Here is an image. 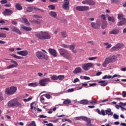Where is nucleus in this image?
<instances>
[{
    "label": "nucleus",
    "instance_id": "f257e3e1",
    "mask_svg": "<svg viewBox=\"0 0 126 126\" xmlns=\"http://www.w3.org/2000/svg\"><path fill=\"white\" fill-rule=\"evenodd\" d=\"M58 51L62 57H63V58H65L66 60H68V61H71L72 60V54H70L68 51L63 48H60Z\"/></svg>",
    "mask_w": 126,
    "mask_h": 126
},
{
    "label": "nucleus",
    "instance_id": "f03ea898",
    "mask_svg": "<svg viewBox=\"0 0 126 126\" xmlns=\"http://www.w3.org/2000/svg\"><path fill=\"white\" fill-rule=\"evenodd\" d=\"M35 36L40 40H49L52 37L48 32L43 31H40L39 32L36 33Z\"/></svg>",
    "mask_w": 126,
    "mask_h": 126
},
{
    "label": "nucleus",
    "instance_id": "7ed1b4c3",
    "mask_svg": "<svg viewBox=\"0 0 126 126\" xmlns=\"http://www.w3.org/2000/svg\"><path fill=\"white\" fill-rule=\"evenodd\" d=\"M7 106L9 108H22V104L17 99L14 98L8 102Z\"/></svg>",
    "mask_w": 126,
    "mask_h": 126
},
{
    "label": "nucleus",
    "instance_id": "20e7f679",
    "mask_svg": "<svg viewBox=\"0 0 126 126\" xmlns=\"http://www.w3.org/2000/svg\"><path fill=\"white\" fill-rule=\"evenodd\" d=\"M115 61H117V56L113 55L111 57H107L105 59L104 62L102 64L103 67H106L107 64L110 63H114Z\"/></svg>",
    "mask_w": 126,
    "mask_h": 126
},
{
    "label": "nucleus",
    "instance_id": "39448f33",
    "mask_svg": "<svg viewBox=\"0 0 126 126\" xmlns=\"http://www.w3.org/2000/svg\"><path fill=\"white\" fill-rule=\"evenodd\" d=\"M17 91V88L14 86H11L9 88H7L5 89V93L6 95H13Z\"/></svg>",
    "mask_w": 126,
    "mask_h": 126
},
{
    "label": "nucleus",
    "instance_id": "423d86ee",
    "mask_svg": "<svg viewBox=\"0 0 126 126\" xmlns=\"http://www.w3.org/2000/svg\"><path fill=\"white\" fill-rule=\"evenodd\" d=\"M49 82H51V79L49 78H43L39 81V84L40 86H47Z\"/></svg>",
    "mask_w": 126,
    "mask_h": 126
},
{
    "label": "nucleus",
    "instance_id": "0eeeda50",
    "mask_svg": "<svg viewBox=\"0 0 126 126\" xmlns=\"http://www.w3.org/2000/svg\"><path fill=\"white\" fill-rule=\"evenodd\" d=\"M94 66V64L91 63H85L82 64V67L84 70L87 71V70H89L91 67H93Z\"/></svg>",
    "mask_w": 126,
    "mask_h": 126
},
{
    "label": "nucleus",
    "instance_id": "6e6552de",
    "mask_svg": "<svg viewBox=\"0 0 126 126\" xmlns=\"http://www.w3.org/2000/svg\"><path fill=\"white\" fill-rule=\"evenodd\" d=\"M35 56L38 60H45L46 59V55L41 51L35 52Z\"/></svg>",
    "mask_w": 126,
    "mask_h": 126
},
{
    "label": "nucleus",
    "instance_id": "1a4fd4ad",
    "mask_svg": "<svg viewBox=\"0 0 126 126\" xmlns=\"http://www.w3.org/2000/svg\"><path fill=\"white\" fill-rule=\"evenodd\" d=\"M27 12H32L33 10H35L36 11H40L41 12H44V10H42L39 8H37L35 6L32 7H28L26 9Z\"/></svg>",
    "mask_w": 126,
    "mask_h": 126
},
{
    "label": "nucleus",
    "instance_id": "9d476101",
    "mask_svg": "<svg viewBox=\"0 0 126 126\" xmlns=\"http://www.w3.org/2000/svg\"><path fill=\"white\" fill-rule=\"evenodd\" d=\"M76 10L78 11H86L89 10V6H77L76 7Z\"/></svg>",
    "mask_w": 126,
    "mask_h": 126
},
{
    "label": "nucleus",
    "instance_id": "9b49d317",
    "mask_svg": "<svg viewBox=\"0 0 126 126\" xmlns=\"http://www.w3.org/2000/svg\"><path fill=\"white\" fill-rule=\"evenodd\" d=\"M62 6L63 9H65V10H69V0H64Z\"/></svg>",
    "mask_w": 126,
    "mask_h": 126
},
{
    "label": "nucleus",
    "instance_id": "f8f14e48",
    "mask_svg": "<svg viewBox=\"0 0 126 126\" xmlns=\"http://www.w3.org/2000/svg\"><path fill=\"white\" fill-rule=\"evenodd\" d=\"M12 13H13V11L9 9H5L2 12L4 16H10Z\"/></svg>",
    "mask_w": 126,
    "mask_h": 126
},
{
    "label": "nucleus",
    "instance_id": "ddd939ff",
    "mask_svg": "<svg viewBox=\"0 0 126 126\" xmlns=\"http://www.w3.org/2000/svg\"><path fill=\"white\" fill-rule=\"evenodd\" d=\"M82 3L83 4H88L89 5H95L96 2L93 0H84L82 1Z\"/></svg>",
    "mask_w": 126,
    "mask_h": 126
},
{
    "label": "nucleus",
    "instance_id": "4468645a",
    "mask_svg": "<svg viewBox=\"0 0 126 126\" xmlns=\"http://www.w3.org/2000/svg\"><path fill=\"white\" fill-rule=\"evenodd\" d=\"M76 46V45H75V44L73 43L72 44L69 45L68 48H69V50L72 51V53H74V54H76V53H77V50H76V49H75Z\"/></svg>",
    "mask_w": 126,
    "mask_h": 126
},
{
    "label": "nucleus",
    "instance_id": "2eb2a0df",
    "mask_svg": "<svg viewBox=\"0 0 126 126\" xmlns=\"http://www.w3.org/2000/svg\"><path fill=\"white\" fill-rule=\"evenodd\" d=\"M48 52L49 53V54H51L52 56H53V57H54V58H56L57 56V51H56V50L52 49V48H49L48 50Z\"/></svg>",
    "mask_w": 126,
    "mask_h": 126
},
{
    "label": "nucleus",
    "instance_id": "dca6fc26",
    "mask_svg": "<svg viewBox=\"0 0 126 126\" xmlns=\"http://www.w3.org/2000/svg\"><path fill=\"white\" fill-rule=\"evenodd\" d=\"M91 26L94 29H96V30H98L99 28H100V26H101V24H98V23H95L94 22H92L91 24Z\"/></svg>",
    "mask_w": 126,
    "mask_h": 126
},
{
    "label": "nucleus",
    "instance_id": "f3484780",
    "mask_svg": "<svg viewBox=\"0 0 126 126\" xmlns=\"http://www.w3.org/2000/svg\"><path fill=\"white\" fill-rule=\"evenodd\" d=\"M17 54L23 57H26L28 55V51L27 50L21 51L17 52Z\"/></svg>",
    "mask_w": 126,
    "mask_h": 126
},
{
    "label": "nucleus",
    "instance_id": "a211bd4d",
    "mask_svg": "<svg viewBox=\"0 0 126 126\" xmlns=\"http://www.w3.org/2000/svg\"><path fill=\"white\" fill-rule=\"evenodd\" d=\"M126 18H122V21L119 22L117 23V26H124V25H126Z\"/></svg>",
    "mask_w": 126,
    "mask_h": 126
},
{
    "label": "nucleus",
    "instance_id": "6ab92c4d",
    "mask_svg": "<svg viewBox=\"0 0 126 126\" xmlns=\"http://www.w3.org/2000/svg\"><path fill=\"white\" fill-rule=\"evenodd\" d=\"M119 33H120V30L119 29H114L109 32V34H110V35H118Z\"/></svg>",
    "mask_w": 126,
    "mask_h": 126
},
{
    "label": "nucleus",
    "instance_id": "aec40b11",
    "mask_svg": "<svg viewBox=\"0 0 126 126\" xmlns=\"http://www.w3.org/2000/svg\"><path fill=\"white\" fill-rule=\"evenodd\" d=\"M11 29L13 32H16V33H17L19 35H21V32H20L19 29H17V28L12 26L11 27Z\"/></svg>",
    "mask_w": 126,
    "mask_h": 126
},
{
    "label": "nucleus",
    "instance_id": "412c9836",
    "mask_svg": "<svg viewBox=\"0 0 126 126\" xmlns=\"http://www.w3.org/2000/svg\"><path fill=\"white\" fill-rule=\"evenodd\" d=\"M82 71V69H81V67H77L75 68L73 72L74 73V74H77L78 73H81Z\"/></svg>",
    "mask_w": 126,
    "mask_h": 126
},
{
    "label": "nucleus",
    "instance_id": "4be33fe9",
    "mask_svg": "<svg viewBox=\"0 0 126 126\" xmlns=\"http://www.w3.org/2000/svg\"><path fill=\"white\" fill-rule=\"evenodd\" d=\"M98 83H100V85L101 86H107L108 85V82H106V81H98Z\"/></svg>",
    "mask_w": 126,
    "mask_h": 126
},
{
    "label": "nucleus",
    "instance_id": "5701e85b",
    "mask_svg": "<svg viewBox=\"0 0 126 126\" xmlns=\"http://www.w3.org/2000/svg\"><path fill=\"white\" fill-rule=\"evenodd\" d=\"M15 8L18 10H22V9H23L22 6H21V5L19 3H17L15 4Z\"/></svg>",
    "mask_w": 126,
    "mask_h": 126
},
{
    "label": "nucleus",
    "instance_id": "b1692460",
    "mask_svg": "<svg viewBox=\"0 0 126 126\" xmlns=\"http://www.w3.org/2000/svg\"><path fill=\"white\" fill-rule=\"evenodd\" d=\"M38 82L31 83L28 84V86H30V87H36V86H38Z\"/></svg>",
    "mask_w": 126,
    "mask_h": 126
},
{
    "label": "nucleus",
    "instance_id": "393cba45",
    "mask_svg": "<svg viewBox=\"0 0 126 126\" xmlns=\"http://www.w3.org/2000/svg\"><path fill=\"white\" fill-rule=\"evenodd\" d=\"M105 112L106 115H108V116H113V112H112L111 108L107 109L105 110Z\"/></svg>",
    "mask_w": 126,
    "mask_h": 126
},
{
    "label": "nucleus",
    "instance_id": "a878e982",
    "mask_svg": "<svg viewBox=\"0 0 126 126\" xmlns=\"http://www.w3.org/2000/svg\"><path fill=\"white\" fill-rule=\"evenodd\" d=\"M49 14L50 15V16L53 17L54 18H56L57 17V15L56 12L51 11L49 13Z\"/></svg>",
    "mask_w": 126,
    "mask_h": 126
},
{
    "label": "nucleus",
    "instance_id": "bb28decb",
    "mask_svg": "<svg viewBox=\"0 0 126 126\" xmlns=\"http://www.w3.org/2000/svg\"><path fill=\"white\" fill-rule=\"evenodd\" d=\"M10 55L11 56V57L15 58V59H17V60H23L24 59L22 57L18 56L14 54H10Z\"/></svg>",
    "mask_w": 126,
    "mask_h": 126
},
{
    "label": "nucleus",
    "instance_id": "cd10ccee",
    "mask_svg": "<svg viewBox=\"0 0 126 126\" xmlns=\"http://www.w3.org/2000/svg\"><path fill=\"white\" fill-rule=\"evenodd\" d=\"M21 28L23 29L24 30H25L26 31H31V30H32V28L30 27H26L25 26H23L21 27Z\"/></svg>",
    "mask_w": 126,
    "mask_h": 126
},
{
    "label": "nucleus",
    "instance_id": "c85d7f7f",
    "mask_svg": "<svg viewBox=\"0 0 126 126\" xmlns=\"http://www.w3.org/2000/svg\"><path fill=\"white\" fill-rule=\"evenodd\" d=\"M80 104H82V105H87L88 104V100L86 99H83L80 101Z\"/></svg>",
    "mask_w": 126,
    "mask_h": 126
},
{
    "label": "nucleus",
    "instance_id": "c756f323",
    "mask_svg": "<svg viewBox=\"0 0 126 126\" xmlns=\"http://www.w3.org/2000/svg\"><path fill=\"white\" fill-rule=\"evenodd\" d=\"M40 101L41 103H42V104H48L47 102H45V98H44L42 96H40Z\"/></svg>",
    "mask_w": 126,
    "mask_h": 126
},
{
    "label": "nucleus",
    "instance_id": "7c9ffc66",
    "mask_svg": "<svg viewBox=\"0 0 126 126\" xmlns=\"http://www.w3.org/2000/svg\"><path fill=\"white\" fill-rule=\"evenodd\" d=\"M22 20L24 21V23L26 24V25H28V26H29L30 25V23L28 22V20L25 18H22Z\"/></svg>",
    "mask_w": 126,
    "mask_h": 126
},
{
    "label": "nucleus",
    "instance_id": "2f4dec72",
    "mask_svg": "<svg viewBox=\"0 0 126 126\" xmlns=\"http://www.w3.org/2000/svg\"><path fill=\"white\" fill-rule=\"evenodd\" d=\"M70 103H71V101L70 99H66L63 102V104L64 105H69Z\"/></svg>",
    "mask_w": 126,
    "mask_h": 126
},
{
    "label": "nucleus",
    "instance_id": "473e14b6",
    "mask_svg": "<svg viewBox=\"0 0 126 126\" xmlns=\"http://www.w3.org/2000/svg\"><path fill=\"white\" fill-rule=\"evenodd\" d=\"M108 21H111V22H115V18L114 17H111L110 16H108Z\"/></svg>",
    "mask_w": 126,
    "mask_h": 126
},
{
    "label": "nucleus",
    "instance_id": "72a5a7b5",
    "mask_svg": "<svg viewBox=\"0 0 126 126\" xmlns=\"http://www.w3.org/2000/svg\"><path fill=\"white\" fill-rule=\"evenodd\" d=\"M50 76L52 80H58V76L56 75H51Z\"/></svg>",
    "mask_w": 126,
    "mask_h": 126
},
{
    "label": "nucleus",
    "instance_id": "f704fd0d",
    "mask_svg": "<svg viewBox=\"0 0 126 126\" xmlns=\"http://www.w3.org/2000/svg\"><path fill=\"white\" fill-rule=\"evenodd\" d=\"M17 66L16 65H14V64H12L11 65H8L7 66V69H9L10 68H13L14 67H17Z\"/></svg>",
    "mask_w": 126,
    "mask_h": 126
},
{
    "label": "nucleus",
    "instance_id": "c9c22d12",
    "mask_svg": "<svg viewBox=\"0 0 126 126\" xmlns=\"http://www.w3.org/2000/svg\"><path fill=\"white\" fill-rule=\"evenodd\" d=\"M110 51L111 52H115L116 51H119V49L117 48V46L115 45V46H113V47H112Z\"/></svg>",
    "mask_w": 126,
    "mask_h": 126
},
{
    "label": "nucleus",
    "instance_id": "e433bc0d",
    "mask_svg": "<svg viewBox=\"0 0 126 126\" xmlns=\"http://www.w3.org/2000/svg\"><path fill=\"white\" fill-rule=\"evenodd\" d=\"M32 17L33 18H35V19H40L41 18H42V17L41 16H39L38 15H33Z\"/></svg>",
    "mask_w": 126,
    "mask_h": 126
},
{
    "label": "nucleus",
    "instance_id": "4c0bfd02",
    "mask_svg": "<svg viewBox=\"0 0 126 126\" xmlns=\"http://www.w3.org/2000/svg\"><path fill=\"white\" fill-rule=\"evenodd\" d=\"M58 79H59V80H63L64 79V75H60L57 76Z\"/></svg>",
    "mask_w": 126,
    "mask_h": 126
},
{
    "label": "nucleus",
    "instance_id": "58836bf2",
    "mask_svg": "<svg viewBox=\"0 0 126 126\" xmlns=\"http://www.w3.org/2000/svg\"><path fill=\"white\" fill-rule=\"evenodd\" d=\"M0 38H6V34L3 32H0Z\"/></svg>",
    "mask_w": 126,
    "mask_h": 126
},
{
    "label": "nucleus",
    "instance_id": "ea45409f",
    "mask_svg": "<svg viewBox=\"0 0 126 126\" xmlns=\"http://www.w3.org/2000/svg\"><path fill=\"white\" fill-rule=\"evenodd\" d=\"M124 14H119L118 15V18L119 20H121V19H122L123 17H124Z\"/></svg>",
    "mask_w": 126,
    "mask_h": 126
},
{
    "label": "nucleus",
    "instance_id": "a19ab883",
    "mask_svg": "<svg viewBox=\"0 0 126 126\" xmlns=\"http://www.w3.org/2000/svg\"><path fill=\"white\" fill-rule=\"evenodd\" d=\"M61 35L63 38H64L66 37V32L64 31V32H61Z\"/></svg>",
    "mask_w": 126,
    "mask_h": 126
},
{
    "label": "nucleus",
    "instance_id": "79ce46f5",
    "mask_svg": "<svg viewBox=\"0 0 126 126\" xmlns=\"http://www.w3.org/2000/svg\"><path fill=\"white\" fill-rule=\"evenodd\" d=\"M117 49L118 50H120V49H121L122 47H123V45L121 43H118L115 45Z\"/></svg>",
    "mask_w": 126,
    "mask_h": 126
},
{
    "label": "nucleus",
    "instance_id": "37998d69",
    "mask_svg": "<svg viewBox=\"0 0 126 126\" xmlns=\"http://www.w3.org/2000/svg\"><path fill=\"white\" fill-rule=\"evenodd\" d=\"M48 8L51 9V10H54V9H55L56 7L54 5H50L48 6Z\"/></svg>",
    "mask_w": 126,
    "mask_h": 126
},
{
    "label": "nucleus",
    "instance_id": "c03bdc74",
    "mask_svg": "<svg viewBox=\"0 0 126 126\" xmlns=\"http://www.w3.org/2000/svg\"><path fill=\"white\" fill-rule=\"evenodd\" d=\"M31 23H36V24H40V22L38 20H33L31 21Z\"/></svg>",
    "mask_w": 126,
    "mask_h": 126
},
{
    "label": "nucleus",
    "instance_id": "a18cd8bd",
    "mask_svg": "<svg viewBox=\"0 0 126 126\" xmlns=\"http://www.w3.org/2000/svg\"><path fill=\"white\" fill-rule=\"evenodd\" d=\"M83 118H84V116L77 117L75 118V120L76 121H80V120H83Z\"/></svg>",
    "mask_w": 126,
    "mask_h": 126
},
{
    "label": "nucleus",
    "instance_id": "49530a36",
    "mask_svg": "<svg viewBox=\"0 0 126 126\" xmlns=\"http://www.w3.org/2000/svg\"><path fill=\"white\" fill-rule=\"evenodd\" d=\"M68 46L69 45H67L65 44H62L61 47L62 48H64V49H67V48H68Z\"/></svg>",
    "mask_w": 126,
    "mask_h": 126
},
{
    "label": "nucleus",
    "instance_id": "de8ad7c7",
    "mask_svg": "<svg viewBox=\"0 0 126 126\" xmlns=\"http://www.w3.org/2000/svg\"><path fill=\"white\" fill-rule=\"evenodd\" d=\"M111 3H119L120 2L119 0H111Z\"/></svg>",
    "mask_w": 126,
    "mask_h": 126
},
{
    "label": "nucleus",
    "instance_id": "09e8293b",
    "mask_svg": "<svg viewBox=\"0 0 126 126\" xmlns=\"http://www.w3.org/2000/svg\"><path fill=\"white\" fill-rule=\"evenodd\" d=\"M28 126H36V123H35V121H32Z\"/></svg>",
    "mask_w": 126,
    "mask_h": 126
},
{
    "label": "nucleus",
    "instance_id": "8fccbe9b",
    "mask_svg": "<svg viewBox=\"0 0 126 126\" xmlns=\"http://www.w3.org/2000/svg\"><path fill=\"white\" fill-rule=\"evenodd\" d=\"M31 100H32V97H29L28 98L26 99V98H25L23 99V101L24 102H28V101H31Z\"/></svg>",
    "mask_w": 126,
    "mask_h": 126
},
{
    "label": "nucleus",
    "instance_id": "3c124183",
    "mask_svg": "<svg viewBox=\"0 0 126 126\" xmlns=\"http://www.w3.org/2000/svg\"><path fill=\"white\" fill-rule=\"evenodd\" d=\"M0 3H1V4H4L5 3H7V0H1L0 1Z\"/></svg>",
    "mask_w": 126,
    "mask_h": 126
},
{
    "label": "nucleus",
    "instance_id": "603ef678",
    "mask_svg": "<svg viewBox=\"0 0 126 126\" xmlns=\"http://www.w3.org/2000/svg\"><path fill=\"white\" fill-rule=\"evenodd\" d=\"M44 95L45 96L46 98L47 99H50V98H51V95L49 94H44Z\"/></svg>",
    "mask_w": 126,
    "mask_h": 126
},
{
    "label": "nucleus",
    "instance_id": "864d4df0",
    "mask_svg": "<svg viewBox=\"0 0 126 126\" xmlns=\"http://www.w3.org/2000/svg\"><path fill=\"white\" fill-rule=\"evenodd\" d=\"M11 63H14V65H16L17 66H18V63H17V62H16L15 61L11 60Z\"/></svg>",
    "mask_w": 126,
    "mask_h": 126
},
{
    "label": "nucleus",
    "instance_id": "5fc2aeb1",
    "mask_svg": "<svg viewBox=\"0 0 126 126\" xmlns=\"http://www.w3.org/2000/svg\"><path fill=\"white\" fill-rule=\"evenodd\" d=\"M113 118L114 119H115V120H118L119 119V115L116 114H114L113 115Z\"/></svg>",
    "mask_w": 126,
    "mask_h": 126
},
{
    "label": "nucleus",
    "instance_id": "6e6d98bb",
    "mask_svg": "<svg viewBox=\"0 0 126 126\" xmlns=\"http://www.w3.org/2000/svg\"><path fill=\"white\" fill-rule=\"evenodd\" d=\"M4 98L3 96H2V94L1 93H0V102H1V101H3Z\"/></svg>",
    "mask_w": 126,
    "mask_h": 126
},
{
    "label": "nucleus",
    "instance_id": "4d7b16f0",
    "mask_svg": "<svg viewBox=\"0 0 126 126\" xmlns=\"http://www.w3.org/2000/svg\"><path fill=\"white\" fill-rule=\"evenodd\" d=\"M100 115H102V116H105L106 115V113H105L104 109L101 110Z\"/></svg>",
    "mask_w": 126,
    "mask_h": 126
},
{
    "label": "nucleus",
    "instance_id": "13d9d810",
    "mask_svg": "<svg viewBox=\"0 0 126 126\" xmlns=\"http://www.w3.org/2000/svg\"><path fill=\"white\" fill-rule=\"evenodd\" d=\"M4 6H5V7H10V6H11V4L10 3L5 4H4Z\"/></svg>",
    "mask_w": 126,
    "mask_h": 126
},
{
    "label": "nucleus",
    "instance_id": "bf43d9fd",
    "mask_svg": "<svg viewBox=\"0 0 126 126\" xmlns=\"http://www.w3.org/2000/svg\"><path fill=\"white\" fill-rule=\"evenodd\" d=\"M39 118L40 119H46V118H47V116L44 115H39Z\"/></svg>",
    "mask_w": 126,
    "mask_h": 126
},
{
    "label": "nucleus",
    "instance_id": "052dcab7",
    "mask_svg": "<svg viewBox=\"0 0 126 126\" xmlns=\"http://www.w3.org/2000/svg\"><path fill=\"white\" fill-rule=\"evenodd\" d=\"M106 27H107V23L103 24L101 26V28L102 29H105V28H106Z\"/></svg>",
    "mask_w": 126,
    "mask_h": 126
},
{
    "label": "nucleus",
    "instance_id": "680f3d73",
    "mask_svg": "<svg viewBox=\"0 0 126 126\" xmlns=\"http://www.w3.org/2000/svg\"><path fill=\"white\" fill-rule=\"evenodd\" d=\"M73 91H74V89L73 88L69 89L67 90V92L69 93H70V92H73Z\"/></svg>",
    "mask_w": 126,
    "mask_h": 126
},
{
    "label": "nucleus",
    "instance_id": "e2e57ef3",
    "mask_svg": "<svg viewBox=\"0 0 126 126\" xmlns=\"http://www.w3.org/2000/svg\"><path fill=\"white\" fill-rule=\"evenodd\" d=\"M97 57H90L89 58V61H93L94 60H96Z\"/></svg>",
    "mask_w": 126,
    "mask_h": 126
},
{
    "label": "nucleus",
    "instance_id": "0e129e2a",
    "mask_svg": "<svg viewBox=\"0 0 126 126\" xmlns=\"http://www.w3.org/2000/svg\"><path fill=\"white\" fill-rule=\"evenodd\" d=\"M79 82V79L78 78H75L73 81V83H76V82Z\"/></svg>",
    "mask_w": 126,
    "mask_h": 126
},
{
    "label": "nucleus",
    "instance_id": "69168bd1",
    "mask_svg": "<svg viewBox=\"0 0 126 126\" xmlns=\"http://www.w3.org/2000/svg\"><path fill=\"white\" fill-rule=\"evenodd\" d=\"M84 79H85V80H90V77L85 76L84 77Z\"/></svg>",
    "mask_w": 126,
    "mask_h": 126
},
{
    "label": "nucleus",
    "instance_id": "338daca9",
    "mask_svg": "<svg viewBox=\"0 0 126 126\" xmlns=\"http://www.w3.org/2000/svg\"><path fill=\"white\" fill-rule=\"evenodd\" d=\"M100 17L101 19H103V20H106V17H105V15H101Z\"/></svg>",
    "mask_w": 126,
    "mask_h": 126
},
{
    "label": "nucleus",
    "instance_id": "774afa93",
    "mask_svg": "<svg viewBox=\"0 0 126 126\" xmlns=\"http://www.w3.org/2000/svg\"><path fill=\"white\" fill-rule=\"evenodd\" d=\"M122 94H123V96L124 97V98L126 97V92L123 91Z\"/></svg>",
    "mask_w": 126,
    "mask_h": 126
}]
</instances>
